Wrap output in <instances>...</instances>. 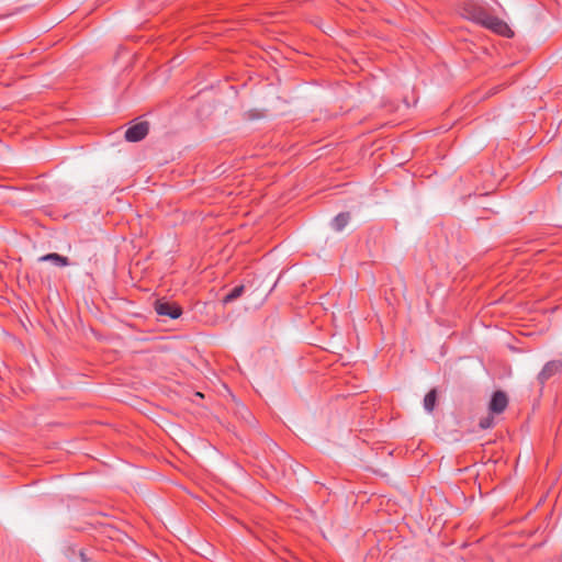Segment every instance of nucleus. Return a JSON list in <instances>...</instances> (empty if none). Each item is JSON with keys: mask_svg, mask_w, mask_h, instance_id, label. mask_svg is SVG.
<instances>
[{"mask_svg": "<svg viewBox=\"0 0 562 562\" xmlns=\"http://www.w3.org/2000/svg\"><path fill=\"white\" fill-rule=\"evenodd\" d=\"M562 370V360H551L548 361L541 371L539 372L537 379L541 385H544L551 378L559 374Z\"/></svg>", "mask_w": 562, "mask_h": 562, "instance_id": "20e7f679", "label": "nucleus"}, {"mask_svg": "<svg viewBox=\"0 0 562 562\" xmlns=\"http://www.w3.org/2000/svg\"><path fill=\"white\" fill-rule=\"evenodd\" d=\"M436 402H437V390L436 389H431L426 395H425V398H424V408L428 412V413H431L435 408V405H436Z\"/></svg>", "mask_w": 562, "mask_h": 562, "instance_id": "6e6552de", "label": "nucleus"}, {"mask_svg": "<svg viewBox=\"0 0 562 562\" xmlns=\"http://www.w3.org/2000/svg\"><path fill=\"white\" fill-rule=\"evenodd\" d=\"M479 426L481 429H488V428L493 427L494 426V417L492 416V414L481 418L479 422Z\"/></svg>", "mask_w": 562, "mask_h": 562, "instance_id": "9d476101", "label": "nucleus"}, {"mask_svg": "<svg viewBox=\"0 0 562 562\" xmlns=\"http://www.w3.org/2000/svg\"><path fill=\"white\" fill-rule=\"evenodd\" d=\"M508 405V397L505 392L496 391L493 393L492 398L488 404V409L491 414H501L503 413Z\"/></svg>", "mask_w": 562, "mask_h": 562, "instance_id": "39448f33", "label": "nucleus"}, {"mask_svg": "<svg viewBox=\"0 0 562 562\" xmlns=\"http://www.w3.org/2000/svg\"><path fill=\"white\" fill-rule=\"evenodd\" d=\"M350 220V214L345 212V213H339L337 216L334 217L333 222H331V226L335 231L339 232V231H342L346 225L348 224Z\"/></svg>", "mask_w": 562, "mask_h": 562, "instance_id": "0eeeda50", "label": "nucleus"}, {"mask_svg": "<svg viewBox=\"0 0 562 562\" xmlns=\"http://www.w3.org/2000/svg\"><path fill=\"white\" fill-rule=\"evenodd\" d=\"M155 311L158 315L168 316L172 319L180 317L182 313V310L178 304L162 300L156 301Z\"/></svg>", "mask_w": 562, "mask_h": 562, "instance_id": "7ed1b4c3", "label": "nucleus"}, {"mask_svg": "<svg viewBox=\"0 0 562 562\" xmlns=\"http://www.w3.org/2000/svg\"><path fill=\"white\" fill-rule=\"evenodd\" d=\"M40 260L41 261H50L58 267H66L69 265V260L67 257L61 256L56 252L44 255L40 258Z\"/></svg>", "mask_w": 562, "mask_h": 562, "instance_id": "423d86ee", "label": "nucleus"}, {"mask_svg": "<svg viewBox=\"0 0 562 562\" xmlns=\"http://www.w3.org/2000/svg\"><path fill=\"white\" fill-rule=\"evenodd\" d=\"M244 291H245V286L244 285L235 286L229 293H227L224 296L223 303L227 304V303H231V302L235 301L236 299H238V297H240L243 295Z\"/></svg>", "mask_w": 562, "mask_h": 562, "instance_id": "1a4fd4ad", "label": "nucleus"}, {"mask_svg": "<svg viewBox=\"0 0 562 562\" xmlns=\"http://www.w3.org/2000/svg\"><path fill=\"white\" fill-rule=\"evenodd\" d=\"M80 558L82 562H91L90 559H88L86 553L82 551L80 552Z\"/></svg>", "mask_w": 562, "mask_h": 562, "instance_id": "9b49d317", "label": "nucleus"}, {"mask_svg": "<svg viewBox=\"0 0 562 562\" xmlns=\"http://www.w3.org/2000/svg\"><path fill=\"white\" fill-rule=\"evenodd\" d=\"M462 14L467 19L477 24H481L482 26L493 31L494 33L501 36L508 38L514 36V32L505 21L493 15L485 8L479 4L472 2L465 3L463 7Z\"/></svg>", "mask_w": 562, "mask_h": 562, "instance_id": "f257e3e1", "label": "nucleus"}, {"mask_svg": "<svg viewBox=\"0 0 562 562\" xmlns=\"http://www.w3.org/2000/svg\"><path fill=\"white\" fill-rule=\"evenodd\" d=\"M149 132V124L146 121L138 122L130 126L125 131V139L131 143H136L144 139Z\"/></svg>", "mask_w": 562, "mask_h": 562, "instance_id": "f03ea898", "label": "nucleus"}]
</instances>
